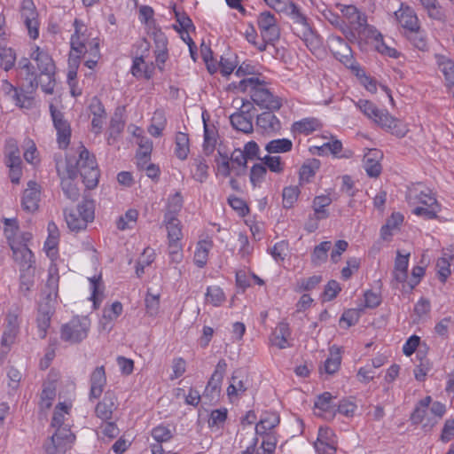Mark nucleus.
<instances>
[{
	"mask_svg": "<svg viewBox=\"0 0 454 454\" xmlns=\"http://www.w3.org/2000/svg\"><path fill=\"white\" fill-rule=\"evenodd\" d=\"M66 171L67 176L62 178L61 186L66 197L72 201L77 200L80 197L79 189L74 183L78 174L88 189H93L98 185L100 175L96 159L84 146L79 148L78 159L75 156L67 157Z\"/></svg>",
	"mask_w": 454,
	"mask_h": 454,
	"instance_id": "f257e3e1",
	"label": "nucleus"
},
{
	"mask_svg": "<svg viewBox=\"0 0 454 454\" xmlns=\"http://www.w3.org/2000/svg\"><path fill=\"white\" fill-rule=\"evenodd\" d=\"M72 408L73 399L59 402L55 406L50 424L54 433L43 445L47 454H66L73 448L76 437L72 433L70 425L67 423Z\"/></svg>",
	"mask_w": 454,
	"mask_h": 454,
	"instance_id": "f03ea898",
	"label": "nucleus"
},
{
	"mask_svg": "<svg viewBox=\"0 0 454 454\" xmlns=\"http://www.w3.org/2000/svg\"><path fill=\"white\" fill-rule=\"evenodd\" d=\"M234 86L241 92H249L253 102L261 108L277 111L282 106L281 98L274 95L267 83L257 77L244 78Z\"/></svg>",
	"mask_w": 454,
	"mask_h": 454,
	"instance_id": "7ed1b4c3",
	"label": "nucleus"
},
{
	"mask_svg": "<svg viewBox=\"0 0 454 454\" xmlns=\"http://www.w3.org/2000/svg\"><path fill=\"white\" fill-rule=\"evenodd\" d=\"M30 59L35 62L39 73L41 89L46 94H52L55 87V64L49 52L35 45L31 48Z\"/></svg>",
	"mask_w": 454,
	"mask_h": 454,
	"instance_id": "20e7f679",
	"label": "nucleus"
},
{
	"mask_svg": "<svg viewBox=\"0 0 454 454\" xmlns=\"http://www.w3.org/2000/svg\"><path fill=\"white\" fill-rule=\"evenodd\" d=\"M356 106L369 119L372 120L380 127L391 130L398 137H403L406 133L405 129L401 128L399 120L391 116L386 110H381L372 101L359 99Z\"/></svg>",
	"mask_w": 454,
	"mask_h": 454,
	"instance_id": "39448f33",
	"label": "nucleus"
},
{
	"mask_svg": "<svg viewBox=\"0 0 454 454\" xmlns=\"http://www.w3.org/2000/svg\"><path fill=\"white\" fill-rule=\"evenodd\" d=\"M64 216L71 231H84L95 218V203L92 200L83 199L75 207L66 208Z\"/></svg>",
	"mask_w": 454,
	"mask_h": 454,
	"instance_id": "423d86ee",
	"label": "nucleus"
},
{
	"mask_svg": "<svg viewBox=\"0 0 454 454\" xmlns=\"http://www.w3.org/2000/svg\"><path fill=\"white\" fill-rule=\"evenodd\" d=\"M292 20V30L294 35L300 37L308 47L317 48L319 45V38L312 29L306 15L295 4L289 5L288 10L285 12Z\"/></svg>",
	"mask_w": 454,
	"mask_h": 454,
	"instance_id": "0eeeda50",
	"label": "nucleus"
},
{
	"mask_svg": "<svg viewBox=\"0 0 454 454\" xmlns=\"http://www.w3.org/2000/svg\"><path fill=\"white\" fill-rule=\"evenodd\" d=\"M90 328L87 317H74L60 329V339L69 344H77L85 340Z\"/></svg>",
	"mask_w": 454,
	"mask_h": 454,
	"instance_id": "6e6552de",
	"label": "nucleus"
},
{
	"mask_svg": "<svg viewBox=\"0 0 454 454\" xmlns=\"http://www.w3.org/2000/svg\"><path fill=\"white\" fill-rule=\"evenodd\" d=\"M151 436L154 442L150 444L152 454H172L163 449V444L172 442L176 434V427L173 424L160 423L151 430Z\"/></svg>",
	"mask_w": 454,
	"mask_h": 454,
	"instance_id": "1a4fd4ad",
	"label": "nucleus"
},
{
	"mask_svg": "<svg viewBox=\"0 0 454 454\" xmlns=\"http://www.w3.org/2000/svg\"><path fill=\"white\" fill-rule=\"evenodd\" d=\"M257 25L262 39L273 43L280 37V28L277 17L269 11L261 12L257 18Z\"/></svg>",
	"mask_w": 454,
	"mask_h": 454,
	"instance_id": "9d476101",
	"label": "nucleus"
},
{
	"mask_svg": "<svg viewBox=\"0 0 454 454\" xmlns=\"http://www.w3.org/2000/svg\"><path fill=\"white\" fill-rule=\"evenodd\" d=\"M50 113L53 121L54 128L57 130V141L60 148L65 149L68 146L71 137V127L65 119L64 114L58 110L54 105H50Z\"/></svg>",
	"mask_w": 454,
	"mask_h": 454,
	"instance_id": "9b49d317",
	"label": "nucleus"
},
{
	"mask_svg": "<svg viewBox=\"0 0 454 454\" xmlns=\"http://www.w3.org/2000/svg\"><path fill=\"white\" fill-rule=\"evenodd\" d=\"M20 12L29 36L32 39H36L39 35V22L38 13L33 0H22Z\"/></svg>",
	"mask_w": 454,
	"mask_h": 454,
	"instance_id": "f8f14e48",
	"label": "nucleus"
},
{
	"mask_svg": "<svg viewBox=\"0 0 454 454\" xmlns=\"http://www.w3.org/2000/svg\"><path fill=\"white\" fill-rule=\"evenodd\" d=\"M342 20L344 19L355 33L361 35L367 27V17L355 5H345L340 8Z\"/></svg>",
	"mask_w": 454,
	"mask_h": 454,
	"instance_id": "ddd939ff",
	"label": "nucleus"
},
{
	"mask_svg": "<svg viewBox=\"0 0 454 454\" xmlns=\"http://www.w3.org/2000/svg\"><path fill=\"white\" fill-rule=\"evenodd\" d=\"M12 251V258L19 265L20 270H28L35 269V256L32 251L25 244L17 243L14 240L9 241Z\"/></svg>",
	"mask_w": 454,
	"mask_h": 454,
	"instance_id": "4468645a",
	"label": "nucleus"
},
{
	"mask_svg": "<svg viewBox=\"0 0 454 454\" xmlns=\"http://www.w3.org/2000/svg\"><path fill=\"white\" fill-rule=\"evenodd\" d=\"M314 447L318 454H335L337 438L333 430L327 427H320Z\"/></svg>",
	"mask_w": 454,
	"mask_h": 454,
	"instance_id": "2eb2a0df",
	"label": "nucleus"
},
{
	"mask_svg": "<svg viewBox=\"0 0 454 454\" xmlns=\"http://www.w3.org/2000/svg\"><path fill=\"white\" fill-rule=\"evenodd\" d=\"M405 198L406 201L411 206H416L418 204L432 206L435 204V200H437L432 192L421 184L408 187Z\"/></svg>",
	"mask_w": 454,
	"mask_h": 454,
	"instance_id": "dca6fc26",
	"label": "nucleus"
},
{
	"mask_svg": "<svg viewBox=\"0 0 454 454\" xmlns=\"http://www.w3.org/2000/svg\"><path fill=\"white\" fill-rule=\"evenodd\" d=\"M29 58H21L18 62L20 74L27 82V93H33L40 84L39 73Z\"/></svg>",
	"mask_w": 454,
	"mask_h": 454,
	"instance_id": "f3484780",
	"label": "nucleus"
},
{
	"mask_svg": "<svg viewBox=\"0 0 454 454\" xmlns=\"http://www.w3.org/2000/svg\"><path fill=\"white\" fill-rule=\"evenodd\" d=\"M40 186L34 181L27 183V187L23 192L21 199L22 209L27 213H34L39 207Z\"/></svg>",
	"mask_w": 454,
	"mask_h": 454,
	"instance_id": "a211bd4d",
	"label": "nucleus"
},
{
	"mask_svg": "<svg viewBox=\"0 0 454 454\" xmlns=\"http://www.w3.org/2000/svg\"><path fill=\"white\" fill-rule=\"evenodd\" d=\"M53 313V303H50V301L39 303L36 315V325L38 329V335L41 339H44L47 335V331L51 325V319Z\"/></svg>",
	"mask_w": 454,
	"mask_h": 454,
	"instance_id": "6ab92c4d",
	"label": "nucleus"
},
{
	"mask_svg": "<svg viewBox=\"0 0 454 454\" xmlns=\"http://www.w3.org/2000/svg\"><path fill=\"white\" fill-rule=\"evenodd\" d=\"M272 112L269 110L257 115L255 124L257 129L263 134H277L282 129L281 121Z\"/></svg>",
	"mask_w": 454,
	"mask_h": 454,
	"instance_id": "aec40b11",
	"label": "nucleus"
},
{
	"mask_svg": "<svg viewBox=\"0 0 454 454\" xmlns=\"http://www.w3.org/2000/svg\"><path fill=\"white\" fill-rule=\"evenodd\" d=\"M280 423V416L276 411H264L260 420L255 425V432L258 435L264 436L275 434L274 429Z\"/></svg>",
	"mask_w": 454,
	"mask_h": 454,
	"instance_id": "412c9836",
	"label": "nucleus"
},
{
	"mask_svg": "<svg viewBox=\"0 0 454 454\" xmlns=\"http://www.w3.org/2000/svg\"><path fill=\"white\" fill-rule=\"evenodd\" d=\"M74 33L72 35L70 39V46L72 51L78 54H85L87 51L86 42L87 36L85 32L87 31L83 22L78 19L74 21Z\"/></svg>",
	"mask_w": 454,
	"mask_h": 454,
	"instance_id": "4be33fe9",
	"label": "nucleus"
},
{
	"mask_svg": "<svg viewBox=\"0 0 454 454\" xmlns=\"http://www.w3.org/2000/svg\"><path fill=\"white\" fill-rule=\"evenodd\" d=\"M395 16L400 25L405 29V32L419 28V27L416 13L408 5L401 4L399 10L395 12Z\"/></svg>",
	"mask_w": 454,
	"mask_h": 454,
	"instance_id": "5701e85b",
	"label": "nucleus"
},
{
	"mask_svg": "<svg viewBox=\"0 0 454 454\" xmlns=\"http://www.w3.org/2000/svg\"><path fill=\"white\" fill-rule=\"evenodd\" d=\"M330 50L337 59L344 65L351 62V48L348 43L340 36H333L331 39Z\"/></svg>",
	"mask_w": 454,
	"mask_h": 454,
	"instance_id": "b1692460",
	"label": "nucleus"
},
{
	"mask_svg": "<svg viewBox=\"0 0 454 454\" xmlns=\"http://www.w3.org/2000/svg\"><path fill=\"white\" fill-rule=\"evenodd\" d=\"M59 276L56 268H50L45 288L43 291L45 301L53 303L58 296Z\"/></svg>",
	"mask_w": 454,
	"mask_h": 454,
	"instance_id": "393cba45",
	"label": "nucleus"
},
{
	"mask_svg": "<svg viewBox=\"0 0 454 454\" xmlns=\"http://www.w3.org/2000/svg\"><path fill=\"white\" fill-rule=\"evenodd\" d=\"M0 91L6 98L12 100L16 106L20 107L25 106L26 100H31L32 98L30 96L22 94L19 92L17 87L13 86L7 80H3L0 86Z\"/></svg>",
	"mask_w": 454,
	"mask_h": 454,
	"instance_id": "a878e982",
	"label": "nucleus"
},
{
	"mask_svg": "<svg viewBox=\"0 0 454 454\" xmlns=\"http://www.w3.org/2000/svg\"><path fill=\"white\" fill-rule=\"evenodd\" d=\"M249 110H241L240 112L234 113L230 116V121L231 126L238 131H241L245 134L251 133L253 131V121L252 118L248 114Z\"/></svg>",
	"mask_w": 454,
	"mask_h": 454,
	"instance_id": "bb28decb",
	"label": "nucleus"
},
{
	"mask_svg": "<svg viewBox=\"0 0 454 454\" xmlns=\"http://www.w3.org/2000/svg\"><path fill=\"white\" fill-rule=\"evenodd\" d=\"M115 408V396L113 393L106 392L102 401L95 408V413L102 420L112 419L113 411Z\"/></svg>",
	"mask_w": 454,
	"mask_h": 454,
	"instance_id": "cd10ccee",
	"label": "nucleus"
},
{
	"mask_svg": "<svg viewBox=\"0 0 454 454\" xmlns=\"http://www.w3.org/2000/svg\"><path fill=\"white\" fill-rule=\"evenodd\" d=\"M333 396L329 392H325L318 395L315 402V409L320 412L317 414L325 419L333 418L336 412L334 405L333 404Z\"/></svg>",
	"mask_w": 454,
	"mask_h": 454,
	"instance_id": "c85d7f7f",
	"label": "nucleus"
},
{
	"mask_svg": "<svg viewBox=\"0 0 454 454\" xmlns=\"http://www.w3.org/2000/svg\"><path fill=\"white\" fill-rule=\"evenodd\" d=\"M235 372L227 388V395L231 402L234 397H238L244 393L247 387V379L240 374L241 371H236Z\"/></svg>",
	"mask_w": 454,
	"mask_h": 454,
	"instance_id": "c756f323",
	"label": "nucleus"
},
{
	"mask_svg": "<svg viewBox=\"0 0 454 454\" xmlns=\"http://www.w3.org/2000/svg\"><path fill=\"white\" fill-rule=\"evenodd\" d=\"M213 241L211 239H203L197 243L193 261L199 268L206 266L209 251L213 248Z\"/></svg>",
	"mask_w": 454,
	"mask_h": 454,
	"instance_id": "7c9ffc66",
	"label": "nucleus"
},
{
	"mask_svg": "<svg viewBox=\"0 0 454 454\" xmlns=\"http://www.w3.org/2000/svg\"><path fill=\"white\" fill-rule=\"evenodd\" d=\"M431 403L432 398L429 395L421 399L418 403L411 417V420L414 423H423L424 425L427 422L428 417L430 416L429 405L431 404Z\"/></svg>",
	"mask_w": 454,
	"mask_h": 454,
	"instance_id": "2f4dec72",
	"label": "nucleus"
},
{
	"mask_svg": "<svg viewBox=\"0 0 454 454\" xmlns=\"http://www.w3.org/2000/svg\"><path fill=\"white\" fill-rule=\"evenodd\" d=\"M410 253L402 254L400 251L396 253L395 260L394 278L397 282L403 283L406 280L408 275Z\"/></svg>",
	"mask_w": 454,
	"mask_h": 454,
	"instance_id": "473e14b6",
	"label": "nucleus"
},
{
	"mask_svg": "<svg viewBox=\"0 0 454 454\" xmlns=\"http://www.w3.org/2000/svg\"><path fill=\"white\" fill-rule=\"evenodd\" d=\"M164 223L168 231V239L180 241L183 238L180 221L175 215L165 214Z\"/></svg>",
	"mask_w": 454,
	"mask_h": 454,
	"instance_id": "72a5a7b5",
	"label": "nucleus"
},
{
	"mask_svg": "<svg viewBox=\"0 0 454 454\" xmlns=\"http://www.w3.org/2000/svg\"><path fill=\"white\" fill-rule=\"evenodd\" d=\"M106 371H93L90 378V398L98 399L103 393L106 384Z\"/></svg>",
	"mask_w": 454,
	"mask_h": 454,
	"instance_id": "f704fd0d",
	"label": "nucleus"
},
{
	"mask_svg": "<svg viewBox=\"0 0 454 454\" xmlns=\"http://www.w3.org/2000/svg\"><path fill=\"white\" fill-rule=\"evenodd\" d=\"M56 398V384L55 382H48L43 385L39 407L43 411L49 410Z\"/></svg>",
	"mask_w": 454,
	"mask_h": 454,
	"instance_id": "c9c22d12",
	"label": "nucleus"
},
{
	"mask_svg": "<svg viewBox=\"0 0 454 454\" xmlns=\"http://www.w3.org/2000/svg\"><path fill=\"white\" fill-rule=\"evenodd\" d=\"M35 286V269L20 271L19 292L24 297H28Z\"/></svg>",
	"mask_w": 454,
	"mask_h": 454,
	"instance_id": "e433bc0d",
	"label": "nucleus"
},
{
	"mask_svg": "<svg viewBox=\"0 0 454 454\" xmlns=\"http://www.w3.org/2000/svg\"><path fill=\"white\" fill-rule=\"evenodd\" d=\"M332 203V199L328 195L317 196L313 200L314 217L320 221L326 219L329 213L325 209Z\"/></svg>",
	"mask_w": 454,
	"mask_h": 454,
	"instance_id": "4c0bfd02",
	"label": "nucleus"
},
{
	"mask_svg": "<svg viewBox=\"0 0 454 454\" xmlns=\"http://www.w3.org/2000/svg\"><path fill=\"white\" fill-rule=\"evenodd\" d=\"M378 153L372 151L364 157V168L371 177H377L381 173V165L376 160Z\"/></svg>",
	"mask_w": 454,
	"mask_h": 454,
	"instance_id": "58836bf2",
	"label": "nucleus"
},
{
	"mask_svg": "<svg viewBox=\"0 0 454 454\" xmlns=\"http://www.w3.org/2000/svg\"><path fill=\"white\" fill-rule=\"evenodd\" d=\"M19 332L20 329L4 327L1 339L0 359L10 351L11 347L15 343Z\"/></svg>",
	"mask_w": 454,
	"mask_h": 454,
	"instance_id": "ea45409f",
	"label": "nucleus"
},
{
	"mask_svg": "<svg viewBox=\"0 0 454 454\" xmlns=\"http://www.w3.org/2000/svg\"><path fill=\"white\" fill-rule=\"evenodd\" d=\"M226 300L223 290L218 286H207L205 294V301L215 307L221 306Z\"/></svg>",
	"mask_w": 454,
	"mask_h": 454,
	"instance_id": "a19ab883",
	"label": "nucleus"
},
{
	"mask_svg": "<svg viewBox=\"0 0 454 454\" xmlns=\"http://www.w3.org/2000/svg\"><path fill=\"white\" fill-rule=\"evenodd\" d=\"M419 1L431 19L442 20L445 18L444 11L437 0Z\"/></svg>",
	"mask_w": 454,
	"mask_h": 454,
	"instance_id": "79ce46f5",
	"label": "nucleus"
},
{
	"mask_svg": "<svg viewBox=\"0 0 454 454\" xmlns=\"http://www.w3.org/2000/svg\"><path fill=\"white\" fill-rule=\"evenodd\" d=\"M192 172L196 181L200 183L206 181L208 176V166L203 157L199 156L193 160Z\"/></svg>",
	"mask_w": 454,
	"mask_h": 454,
	"instance_id": "37998d69",
	"label": "nucleus"
},
{
	"mask_svg": "<svg viewBox=\"0 0 454 454\" xmlns=\"http://www.w3.org/2000/svg\"><path fill=\"white\" fill-rule=\"evenodd\" d=\"M292 148L293 142L288 138L273 139L265 145V150L269 153H284L290 152Z\"/></svg>",
	"mask_w": 454,
	"mask_h": 454,
	"instance_id": "c03bdc74",
	"label": "nucleus"
},
{
	"mask_svg": "<svg viewBox=\"0 0 454 454\" xmlns=\"http://www.w3.org/2000/svg\"><path fill=\"white\" fill-rule=\"evenodd\" d=\"M405 36L414 47H416L419 51H427V37L425 32L420 29V27L409 32H405Z\"/></svg>",
	"mask_w": 454,
	"mask_h": 454,
	"instance_id": "a18cd8bd",
	"label": "nucleus"
},
{
	"mask_svg": "<svg viewBox=\"0 0 454 454\" xmlns=\"http://www.w3.org/2000/svg\"><path fill=\"white\" fill-rule=\"evenodd\" d=\"M289 335L288 325L286 323L278 324L271 340L272 344L279 348H286L288 346L287 338Z\"/></svg>",
	"mask_w": 454,
	"mask_h": 454,
	"instance_id": "49530a36",
	"label": "nucleus"
},
{
	"mask_svg": "<svg viewBox=\"0 0 454 454\" xmlns=\"http://www.w3.org/2000/svg\"><path fill=\"white\" fill-rule=\"evenodd\" d=\"M190 152L189 137L186 133L177 132L176 135L175 153L182 160H185Z\"/></svg>",
	"mask_w": 454,
	"mask_h": 454,
	"instance_id": "de8ad7c7",
	"label": "nucleus"
},
{
	"mask_svg": "<svg viewBox=\"0 0 454 454\" xmlns=\"http://www.w3.org/2000/svg\"><path fill=\"white\" fill-rule=\"evenodd\" d=\"M332 244L330 241H323L317 245L311 254V262L314 265L317 266L325 262L327 259L328 251L331 249Z\"/></svg>",
	"mask_w": 454,
	"mask_h": 454,
	"instance_id": "09e8293b",
	"label": "nucleus"
},
{
	"mask_svg": "<svg viewBox=\"0 0 454 454\" xmlns=\"http://www.w3.org/2000/svg\"><path fill=\"white\" fill-rule=\"evenodd\" d=\"M318 127V121L314 118H305L299 121H295L293 124L292 129L294 132H298L300 134L308 135Z\"/></svg>",
	"mask_w": 454,
	"mask_h": 454,
	"instance_id": "8fccbe9b",
	"label": "nucleus"
},
{
	"mask_svg": "<svg viewBox=\"0 0 454 454\" xmlns=\"http://www.w3.org/2000/svg\"><path fill=\"white\" fill-rule=\"evenodd\" d=\"M429 411L430 416L424 424V427H433L442 418L446 411L445 405L440 402H434L432 403Z\"/></svg>",
	"mask_w": 454,
	"mask_h": 454,
	"instance_id": "3c124183",
	"label": "nucleus"
},
{
	"mask_svg": "<svg viewBox=\"0 0 454 454\" xmlns=\"http://www.w3.org/2000/svg\"><path fill=\"white\" fill-rule=\"evenodd\" d=\"M16 62V53L9 47L0 46V67L4 71L11 70Z\"/></svg>",
	"mask_w": 454,
	"mask_h": 454,
	"instance_id": "603ef678",
	"label": "nucleus"
},
{
	"mask_svg": "<svg viewBox=\"0 0 454 454\" xmlns=\"http://www.w3.org/2000/svg\"><path fill=\"white\" fill-rule=\"evenodd\" d=\"M138 217V212L137 209H129L124 215L119 217L116 222L117 229L120 231H125L131 229L133 224L136 223Z\"/></svg>",
	"mask_w": 454,
	"mask_h": 454,
	"instance_id": "864d4df0",
	"label": "nucleus"
},
{
	"mask_svg": "<svg viewBox=\"0 0 454 454\" xmlns=\"http://www.w3.org/2000/svg\"><path fill=\"white\" fill-rule=\"evenodd\" d=\"M131 74L137 78H145L149 80L152 77V69L145 65L143 57H136L133 59Z\"/></svg>",
	"mask_w": 454,
	"mask_h": 454,
	"instance_id": "5fc2aeb1",
	"label": "nucleus"
},
{
	"mask_svg": "<svg viewBox=\"0 0 454 454\" xmlns=\"http://www.w3.org/2000/svg\"><path fill=\"white\" fill-rule=\"evenodd\" d=\"M5 157L6 166L22 163L20 150L13 140H10L7 142L5 147Z\"/></svg>",
	"mask_w": 454,
	"mask_h": 454,
	"instance_id": "6e6d98bb",
	"label": "nucleus"
},
{
	"mask_svg": "<svg viewBox=\"0 0 454 454\" xmlns=\"http://www.w3.org/2000/svg\"><path fill=\"white\" fill-rule=\"evenodd\" d=\"M227 417L228 410L226 408L213 410L208 419L209 427H216L217 429L223 427Z\"/></svg>",
	"mask_w": 454,
	"mask_h": 454,
	"instance_id": "4d7b16f0",
	"label": "nucleus"
},
{
	"mask_svg": "<svg viewBox=\"0 0 454 454\" xmlns=\"http://www.w3.org/2000/svg\"><path fill=\"white\" fill-rule=\"evenodd\" d=\"M441 207L437 200H435V204L432 206H425V207H415L412 209V214L418 216H423L425 219H434L437 217V213L440 211Z\"/></svg>",
	"mask_w": 454,
	"mask_h": 454,
	"instance_id": "13d9d810",
	"label": "nucleus"
},
{
	"mask_svg": "<svg viewBox=\"0 0 454 454\" xmlns=\"http://www.w3.org/2000/svg\"><path fill=\"white\" fill-rule=\"evenodd\" d=\"M216 144V132L215 128H209L207 124L204 122V144L203 148L206 153H211Z\"/></svg>",
	"mask_w": 454,
	"mask_h": 454,
	"instance_id": "bf43d9fd",
	"label": "nucleus"
},
{
	"mask_svg": "<svg viewBox=\"0 0 454 454\" xmlns=\"http://www.w3.org/2000/svg\"><path fill=\"white\" fill-rule=\"evenodd\" d=\"M341 364V349L333 346L329 349V356L325 361V369H338Z\"/></svg>",
	"mask_w": 454,
	"mask_h": 454,
	"instance_id": "052dcab7",
	"label": "nucleus"
},
{
	"mask_svg": "<svg viewBox=\"0 0 454 454\" xmlns=\"http://www.w3.org/2000/svg\"><path fill=\"white\" fill-rule=\"evenodd\" d=\"M90 283V289H91V296L90 300L93 301V306L95 309H97L100 302L102 301V298L100 297V294H102V292L100 290L101 287V276H94L93 278H89Z\"/></svg>",
	"mask_w": 454,
	"mask_h": 454,
	"instance_id": "680f3d73",
	"label": "nucleus"
},
{
	"mask_svg": "<svg viewBox=\"0 0 454 454\" xmlns=\"http://www.w3.org/2000/svg\"><path fill=\"white\" fill-rule=\"evenodd\" d=\"M271 172L280 174L284 171V163L279 156L266 155L263 158L258 157Z\"/></svg>",
	"mask_w": 454,
	"mask_h": 454,
	"instance_id": "e2e57ef3",
	"label": "nucleus"
},
{
	"mask_svg": "<svg viewBox=\"0 0 454 454\" xmlns=\"http://www.w3.org/2000/svg\"><path fill=\"white\" fill-rule=\"evenodd\" d=\"M235 56H222L219 61V68L223 76H229L236 68L238 62Z\"/></svg>",
	"mask_w": 454,
	"mask_h": 454,
	"instance_id": "0e129e2a",
	"label": "nucleus"
},
{
	"mask_svg": "<svg viewBox=\"0 0 454 454\" xmlns=\"http://www.w3.org/2000/svg\"><path fill=\"white\" fill-rule=\"evenodd\" d=\"M168 254L171 262L180 263L184 258L180 241L168 240Z\"/></svg>",
	"mask_w": 454,
	"mask_h": 454,
	"instance_id": "69168bd1",
	"label": "nucleus"
},
{
	"mask_svg": "<svg viewBox=\"0 0 454 454\" xmlns=\"http://www.w3.org/2000/svg\"><path fill=\"white\" fill-rule=\"evenodd\" d=\"M299 189L297 186H288L283 190V206L286 208H291L296 202L299 196Z\"/></svg>",
	"mask_w": 454,
	"mask_h": 454,
	"instance_id": "338daca9",
	"label": "nucleus"
},
{
	"mask_svg": "<svg viewBox=\"0 0 454 454\" xmlns=\"http://www.w3.org/2000/svg\"><path fill=\"white\" fill-rule=\"evenodd\" d=\"M267 173L266 167L262 163L254 164L250 170V182L254 186L260 184Z\"/></svg>",
	"mask_w": 454,
	"mask_h": 454,
	"instance_id": "774afa93",
	"label": "nucleus"
}]
</instances>
